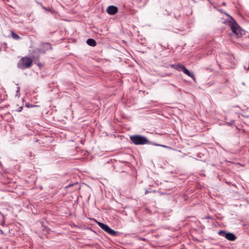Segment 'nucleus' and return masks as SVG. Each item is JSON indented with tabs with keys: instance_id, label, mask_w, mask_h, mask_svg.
Segmentation results:
<instances>
[{
	"instance_id": "nucleus-1",
	"label": "nucleus",
	"mask_w": 249,
	"mask_h": 249,
	"mask_svg": "<svg viewBox=\"0 0 249 249\" xmlns=\"http://www.w3.org/2000/svg\"><path fill=\"white\" fill-rule=\"evenodd\" d=\"M231 21L229 22V25L232 31L231 36L235 38L239 37L242 35L241 29L235 20L232 18H231Z\"/></svg>"
},
{
	"instance_id": "nucleus-2",
	"label": "nucleus",
	"mask_w": 249,
	"mask_h": 249,
	"mask_svg": "<svg viewBox=\"0 0 249 249\" xmlns=\"http://www.w3.org/2000/svg\"><path fill=\"white\" fill-rule=\"evenodd\" d=\"M130 139L133 143L136 145L145 144L148 142V140L145 137L139 135L132 136L130 137Z\"/></svg>"
},
{
	"instance_id": "nucleus-3",
	"label": "nucleus",
	"mask_w": 249,
	"mask_h": 249,
	"mask_svg": "<svg viewBox=\"0 0 249 249\" xmlns=\"http://www.w3.org/2000/svg\"><path fill=\"white\" fill-rule=\"evenodd\" d=\"M32 64V60L27 57L21 58L18 64V66L21 69H25L30 67Z\"/></svg>"
},
{
	"instance_id": "nucleus-4",
	"label": "nucleus",
	"mask_w": 249,
	"mask_h": 249,
	"mask_svg": "<svg viewBox=\"0 0 249 249\" xmlns=\"http://www.w3.org/2000/svg\"><path fill=\"white\" fill-rule=\"evenodd\" d=\"M98 226L104 231H105L107 233L116 236L118 234V233L117 231H115L114 230L111 229L110 227H109L107 225L103 223H101L100 222H97Z\"/></svg>"
},
{
	"instance_id": "nucleus-5",
	"label": "nucleus",
	"mask_w": 249,
	"mask_h": 249,
	"mask_svg": "<svg viewBox=\"0 0 249 249\" xmlns=\"http://www.w3.org/2000/svg\"><path fill=\"white\" fill-rule=\"evenodd\" d=\"M176 67V70H178V71H182L185 74L188 75V76L195 79V75L194 74L190 72L188 70H187L185 66H184L182 65H181L180 64H177V66H175Z\"/></svg>"
},
{
	"instance_id": "nucleus-6",
	"label": "nucleus",
	"mask_w": 249,
	"mask_h": 249,
	"mask_svg": "<svg viewBox=\"0 0 249 249\" xmlns=\"http://www.w3.org/2000/svg\"><path fill=\"white\" fill-rule=\"evenodd\" d=\"M218 234L220 235L225 237L227 239L231 241H234L236 238L233 233L231 232L227 233L223 231H220L218 232Z\"/></svg>"
},
{
	"instance_id": "nucleus-7",
	"label": "nucleus",
	"mask_w": 249,
	"mask_h": 249,
	"mask_svg": "<svg viewBox=\"0 0 249 249\" xmlns=\"http://www.w3.org/2000/svg\"><path fill=\"white\" fill-rule=\"evenodd\" d=\"M51 44L49 43H42L37 49L38 51L41 53H45L46 51L52 50Z\"/></svg>"
},
{
	"instance_id": "nucleus-8",
	"label": "nucleus",
	"mask_w": 249,
	"mask_h": 249,
	"mask_svg": "<svg viewBox=\"0 0 249 249\" xmlns=\"http://www.w3.org/2000/svg\"><path fill=\"white\" fill-rule=\"evenodd\" d=\"M117 11V7L113 5L108 6L107 9V13L110 15H113L115 14Z\"/></svg>"
},
{
	"instance_id": "nucleus-9",
	"label": "nucleus",
	"mask_w": 249,
	"mask_h": 249,
	"mask_svg": "<svg viewBox=\"0 0 249 249\" xmlns=\"http://www.w3.org/2000/svg\"><path fill=\"white\" fill-rule=\"evenodd\" d=\"M87 43L92 47H94L96 45V41L93 39L91 38H89L87 40Z\"/></svg>"
},
{
	"instance_id": "nucleus-10",
	"label": "nucleus",
	"mask_w": 249,
	"mask_h": 249,
	"mask_svg": "<svg viewBox=\"0 0 249 249\" xmlns=\"http://www.w3.org/2000/svg\"><path fill=\"white\" fill-rule=\"evenodd\" d=\"M11 36L12 37L15 39H19L20 38L19 36L16 34H15L14 32H11Z\"/></svg>"
},
{
	"instance_id": "nucleus-11",
	"label": "nucleus",
	"mask_w": 249,
	"mask_h": 249,
	"mask_svg": "<svg viewBox=\"0 0 249 249\" xmlns=\"http://www.w3.org/2000/svg\"><path fill=\"white\" fill-rule=\"evenodd\" d=\"M19 90H20V88L19 87H18L16 96L18 97V98H19L20 96Z\"/></svg>"
},
{
	"instance_id": "nucleus-12",
	"label": "nucleus",
	"mask_w": 249,
	"mask_h": 249,
	"mask_svg": "<svg viewBox=\"0 0 249 249\" xmlns=\"http://www.w3.org/2000/svg\"><path fill=\"white\" fill-rule=\"evenodd\" d=\"M26 107H37L38 106H33L29 103H27L25 105Z\"/></svg>"
},
{
	"instance_id": "nucleus-13",
	"label": "nucleus",
	"mask_w": 249,
	"mask_h": 249,
	"mask_svg": "<svg viewBox=\"0 0 249 249\" xmlns=\"http://www.w3.org/2000/svg\"><path fill=\"white\" fill-rule=\"evenodd\" d=\"M43 8L47 11H50L52 13V11L51 10V9L50 8H46L45 7H42Z\"/></svg>"
},
{
	"instance_id": "nucleus-14",
	"label": "nucleus",
	"mask_w": 249,
	"mask_h": 249,
	"mask_svg": "<svg viewBox=\"0 0 249 249\" xmlns=\"http://www.w3.org/2000/svg\"><path fill=\"white\" fill-rule=\"evenodd\" d=\"M175 66H177V64H172L170 65V67L174 69H176Z\"/></svg>"
},
{
	"instance_id": "nucleus-15",
	"label": "nucleus",
	"mask_w": 249,
	"mask_h": 249,
	"mask_svg": "<svg viewBox=\"0 0 249 249\" xmlns=\"http://www.w3.org/2000/svg\"><path fill=\"white\" fill-rule=\"evenodd\" d=\"M22 108H23L22 107H20L18 111H19V112L21 111L22 110Z\"/></svg>"
},
{
	"instance_id": "nucleus-16",
	"label": "nucleus",
	"mask_w": 249,
	"mask_h": 249,
	"mask_svg": "<svg viewBox=\"0 0 249 249\" xmlns=\"http://www.w3.org/2000/svg\"><path fill=\"white\" fill-rule=\"evenodd\" d=\"M1 166H2V164H1V163L0 162V167H1Z\"/></svg>"
}]
</instances>
